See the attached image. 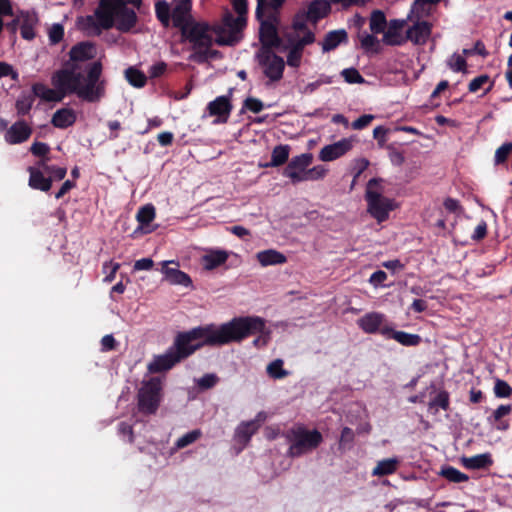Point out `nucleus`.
I'll return each mask as SVG.
<instances>
[{"label":"nucleus","instance_id":"nucleus-16","mask_svg":"<svg viewBox=\"0 0 512 512\" xmlns=\"http://www.w3.org/2000/svg\"><path fill=\"white\" fill-rule=\"evenodd\" d=\"M359 328L367 334L379 333L382 335V330L385 327H390L387 323L386 316L380 312H369L357 320Z\"/></svg>","mask_w":512,"mask_h":512},{"label":"nucleus","instance_id":"nucleus-31","mask_svg":"<svg viewBox=\"0 0 512 512\" xmlns=\"http://www.w3.org/2000/svg\"><path fill=\"white\" fill-rule=\"evenodd\" d=\"M228 259V253L223 250H214L202 257V264L206 270H213L223 265Z\"/></svg>","mask_w":512,"mask_h":512},{"label":"nucleus","instance_id":"nucleus-20","mask_svg":"<svg viewBox=\"0 0 512 512\" xmlns=\"http://www.w3.org/2000/svg\"><path fill=\"white\" fill-rule=\"evenodd\" d=\"M32 134V128L24 121H16L5 133V141L9 144H20L27 141Z\"/></svg>","mask_w":512,"mask_h":512},{"label":"nucleus","instance_id":"nucleus-2","mask_svg":"<svg viewBox=\"0 0 512 512\" xmlns=\"http://www.w3.org/2000/svg\"><path fill=\"white\" fill-rule=\"evenodd\" d=\"M206 338V326H199L189 331L179 332L172 346L164 354L154 356L153 360L148 364V371L150 373H160L170 370L197 350L207 346Z\"/></svg>","mask_w":512,"mask_h":512},{"label":"nucleus","instance_id":"nucleus-6","mask_svg":"<svg viewBox=\"0 0 512 512\" xmlns=\"http://www.w3.org/2000/svg\"><path fill=\"white\" fill-rule=\"evenodd\" d=\"M267 0H257L256 18L260 22L259 40L262 44V50L272 51L273 48L280 47L282 40L278 34V17L271 13L264 18V9Z\"/></svg>","mask_w":512,"mask_h":512},{"label":"nucleus","instance_id":"nucleus-38","mask_svg":"<svg viewBox=\"0 0 512 512\" xmlns=\"http://www.w3.org/2000/svg\"><path fill=\"white\" fill-rule=\"evenodd\" d=\"M125 77L129 84L136 88L144 87L147 82L146 75L134 67L125 70Z\"/></svg>","mask_w":512,"mask_h":512},{"label":"nucleus","instance_id":"nucleus-5","mask_svg":"<svg viewBox=\"0 0 512 512\" xmlns=\"http://www.w3.org/2000/svg\"><path fill=\"white\" fill-rule=\"evenodd\" d=\"M380 181L377 178L370 179L365 193L367 211L378 223L386 221L396 207L394 200L383 196L382 189H378Z\"/></svg>","mask_w":512,"mask_h":512},{"label":"nucleus","instance_id":"nucleus-46","mask_svg":"<svg viewBox=\"0 0 512 512\" xmlns=\"http://www.w3.org/2000/svg\"><path fill=\"white\" fill-rule=\"evenodd\" d=\"M487 83H489V86L486 88L484 92V94H486L490 92L494 86V81H490V77L487 74H483L472 79L468 85V90L471 93H475Z\"/></svg>","mask_w":512,"mask_h":512},{"label":"nucleus","instance_id":"nucleus-54","mask_svg":"<svg viewBox=\"0 0 512 512\" xmlns=\"http://www.w3.org/2000/svg\"><path fill=\"white\" fill-rule=\"evenodd\" d=\"M307 22H309V19L306 18L304 10H300L293 18L292 27L295 31L304 32L308 30Z\"/></svg>","mask_w":512,"mask_h":512},{"label":"nucleus","instance_id":"nucleus-21","mask_svg":"<svg viewBox=\"0 0 512 512\" xmlns=\"http://www.w3.org/2000/svg\"><path fill=\"white\" fill-rule=\"evenodd\" d=\"M432 25L427 21H420L409 27L406 31L408 40L417 45L425 44L431 35Z\"/></svg>","mask_w":512,"mask_h":512},{"label":"nucleus","instance_id":"nucleus-32","mask_svg":"<svg viewBox=\"0 0 512 512\" xmlns=\"http://www.w3.org/2000/svg\"><path fill=\"white\" fill-rule=\"evenodd\" d=\"M32 94L35 97H39L45 101L49 102H59L62 100L63 95L59 94L53 89L48 88L46 85L42 83H35L32 86Z\"/></svg>","mask_w":512,"mask_h":512},{"label":"nucleus","instance_id":"nucleus-63","mask_svg":"<svg viewBox=\"0 0 512 512\" xmlns=\"http://www.w3.org/2000/svg\"><path fill=\"white\" fill-rule=\"evenodd\" d=\"M374 118H375L374 115L364 114V115L360 116L359 118H357L355 121H353L351 124V127L354 130L364 129L372 122V120Z\"/></svg>","mask_w":512,"mask_h":512},{"label":"nucleus","instance_id":"nucleus-12","mask_svg":"<svg viewBox=\"0 0 512 512\" xmlns=\"http://www.w3.org/2000/svg\"><path fill=\"white\" fill-rule=\"evenodd\" d=\"M313 157L310 153H304L293 157L283 170V176L291 179L293 184L304 181L306 169L312 163Z\"/></svg>","mask_w":512,"mask_h":512},{"label":"nucleus","instance_id":"nucleus-14","mask_svg":"<svg viewBox=\"0 0 512 512\" xmlns=\"http://www.w3.org/2000/svg\"><path fill=\"white\" fill-rule=\"evenodd\" d=\"M174 7L171 9V24L174 28H186L195 20L192 15V0H173Z\"/></svg>","mask_w":512,"mask_h":512},{"label":"nucleus","instance_id":"nucleus-50","mask_svg":"<svg viewBox=\"0 0 512 512\" xmlns=\"http://www.w3.org/2000/svg\"><path fill=\"white\" fill-rule=\"evenodd\" d=\"M341 75L344 80L350 84H362L365 82L363 76L355 68H346L342 70Z\"/></svg>","mask_w":512,"mask_h":512},{"label":"nucleus","instance_id":"nucleus-10","mask_svg":"<svg viewBox=\"0 0 512 512\" xmlns=\"http://www.w3.org/2000/svg\"><path fill=\"white\" fill-rule=\"evenodd\" d=\"M258 63L263 68L264 75L270 82H278L283 77L285 62L282 57L273 51L261 50L257 54Z\"/></svg>","mask_w":512,"mask_h":512},{"label":"nucleus","instance_id":"nucleus-61","mask_svg":"<svg viewBox=\"0 0 512 512\" xmlns=\"http://www.w3.org/2000/svg\"><path fill=\"white\" fill-rule=\"evenodd\" d=\"M48 172H46L49 176L52 178V181H60L63 180L67 174V169L65 167H60L56 165H51L50 168H48Z\"/></svg>","mask_w":512,"mask_h":512},{"label":"nucleus","instance_id":"nucleus-22","mask_svg":"<svg viewBox=\"0 0 512 512\" xmlns=\"http://www.w3.org/2000/svg\"><path fill=\"white\" fill-rule=\"evenodd\" d=\"M39 22L35 11H21L20 13V34L25 40H33L36 36L35 27Z\"/></svg>","mask_w":512,"mask_h":512},{"label":"nucleus","instance_id":"nucleus-51","mask_svg":"<svg viewBox=\"0 0 512 512\" xmlns=\"http://www.w3.org/2000/svg\"><path fill=\"white\" fill-rule=\"evenodd\" d=\"M494 393L498 398H509L512 395V387L506 381L497 379L494 386Z\"/></svg>","mask_w":512,"mask_h":512},{"label":"nucleus","instance_id":"nucleus-42","mask_svg":"<svg viewBox=\"0 0 512 512\" xmlns=\"http://www.w3.org/2000/svg\"><path fill=\"white\" fill-rule=\"evenodd\" d=\"M282 359H275L270 362L266 368L267 374L273 379H283L289 375V372L283 368Z\"/></svg>","mask_w":512,"mask_h":512},{"label":"nucleus","instance_id":"nucleus-52","mask_svg":"<svg viewBox=\"0 0 512 512\" xmlns=\"http://www.w3.org/2000/svg\"><path fill=\"white\" fill-rule=\"evenodd\" d=\"M50 44L56 45L62 41L64 37V27L62 24L55 23L51 26L48 32Z\"/></svg>","mask_w":512,"mask_h":512},{"label":"nucleus","instance_id":"nucleus-17","mask_svg":"<svg viewBox=\"0 0 512 512\" xmlns=\"http://www.w3.org/2000/svg\"><path fill=\"white\" fill-rule=\"evenodd\" d=\"M179 264L174 261H163L161 272L165 276V280L174 285H182L189 287L192 285L190 276L178 269Z\"/></svg>","mask_w":512,"mask_h":512},{"label":"nucleus","instance_id":"nucleus-41","mask_svg":"<svg viewBox=\"0 0 512 512\" xmlns=\"http://www.w3.org/2000/svg\"><path fill=\"white\" fill-rule=\"evenodd\" d=\"M155 207L152 204H147L138 210L136 219L141 227L149 225L155 218Z\"/></svg>","mask_w":512,"mask_h":512},{"label":"nucleus","instance_id":"nucleus-60","mask_svg":"<svg viewBox=\"0 0 512 512\" xmlns=\"http://www.w3.org/2000/svg\"><path fill=\"white\" fill-rule=\"evenodd\" d=\"M264 105L261 100L254 97H248L244 100L243 108L253 112V113H259L262 111Z\"/></svg>","mask_w":512,"mask_h":512},{"label":"nucleus","instance_id":"nucleus-45","mask_svg":"<svg viewBox=\"0 0 512 512\" xmlns=\"http://www.w3.org/2000/svg\"><path fill=\"white\" fill-rule=\"evenodd\" d=\"M386 23V17L382 11H373L370 18V29L373 33L378 34L384 32Z\"/></svg>","mask_w":512,"mask_h":512},{"label":"nucleus","instance_id":"nucleus-24","mask_svg":"<svg viewBox=\"0 0 512 512\" xmlns=\"http://www.w3.org/2000/svg\"><path fill=\"white\" fill-rule=\"evenodd\" d=\"M331 11L330 2L327 0H312L307 9L304 10L309 22L316 24L319 20L326 17Z\"/></svg>","mask_w":512,"mask_h":512},{"label":"nucleus","instance_id":"nucleus-58","mask_svg":"<svg viewBox=\"0 0 512 512\" xmlns=\"http://www.w3.org/2000/svg\"><path fill=\"white\" fill-rule=\"evenodd\" d=\"M463 54L466 56H471L474 54L480 55L482 57L488 56V51L484 45V43L481 40H477L471 49H463Z\"/></svg>","mask_w":512,"mask_h":512},{"label":"nucleus","instance_id":"nucleus-9","mask_svg":"<svg viewBox=\"0 0 512 512\" xmlns=\"http://www.w3.org/2000/svg\"><path fill=\"white\" fill-rule=\"evenodd\" d=\"M162 382L158 377H152L144 382L138 392V409L146 415L155 414L161 402Z\"/></svg>","mask_w":512,"mask_h":512},{"label":"nucleus","instance_id":"nucleus-47","mask_svg":"<svg viewBox=\"0 0 512 512\" xmlns=\"http://www.w3.org/2000/svg\"><path fill=\"white\" fill-rule=\"evenodd\" d=\"M512 153V142H505L495 151L494 164L500 165L507 162L508 157Z\"/></svg>","mask_w":512,"mask_h":512},{"label":"nucleus","instance_id":"nucleus-26","mask_svg":"<svg viewBox=\"0 0 512 512\" xmlns=\"http://www.w3.org/2000/svg\"><path fill=\"white\" fill-rule=\"evenodd\" d=\"M27 171L29 173L28 185L30 188L42 192H48L51 189L52 178L46 177L42 170L29 166Z\"/></svg>","mask_w":512,"mask_h":512},{"label":"nucleus","instance_id":"nucleus-1","mask_svg":"<svg viewBox=\"0 0 512 512\" xmlns=\"http://www.w3.org/2000/svg\"><path fill=\"white\" fill-rule=\"evenodd\" d=\"M207 346L219 347L230 343H240L246 338L258 335L253 340V346H266L271 338V330L266 327V321L259 316H239L221 324L218 327L206 325Z\"/></svg>","mask_w":512,"mask_h":512},{"label":"nucleus","instance_id":"nucleus-64","mask_svg":"<svg viewBox=\"0 0 512 512\" xmlns=\"http://www.w3.org/2000/svg\"><path fill=\"white\" fill-rule=\"evenodd\" d=\"M388 132H389V130L387 128H385L384 126H377L376 128H374L373 137L377 140L379 147L382 148L386 144V141H387L386 136H387Z\"/></svg>","mask_w":512,"mask_h":512},{"label":"nucleus","instance_id":"nucleus-23","mask_svg":"<svg viewBox=\"0 0 512 512\" xmlns=\"http://www.w3.org/2000/svg\"><path fill=\"white\" fill-rule=\"evenodd\" d=\"M382 336L388 339H394L406 347L418 346L421 343V337L418 334H411L404 331H396L390 325L382 330Z\"/></svg>","mask_w":512,"mask_h":512},{"label":"nucleus","instance_id":"nucleus-29","mask_svg":"<svg viewBox=\"0 0 512 512\" xmlns=\"http://www.w3.org/2000/svg\"><path fill=\"white\" fill-rule=\"evenodd\" d=\"M512 411L511 405H500L491 416L488 417V421L495 426L499 431H506L510 427L508 420H503V417L509 415Z\"/></svg>","mask_w":512,"mask_h":512},{"label":"nucleus","instance_id":"nucleus-28","mask_svg":"<svg viewBox=\"0 0 512 512\" xmlns=\"http://www.w3.org/2000/svg\"><path fill=\"white\" fill-rule=\"evenodd\" d=\"M77 120L76 112L71 108L58 109L52 116L51 124L59 129H66Z\"/></svg>","mask_w":512,"mask_h":512},{"label":"nucleus","instance_id":"nucleus-35","mask_svg":"<svg viewBox=\"0 0 512 512\" xmlns=\"http://www.w3.org/2000/svg\"><path fill=\"white\" fill-rule=\"evenodd\" d=\"M438 474L452 483H461L469 480L467 474L450 465L442 466Z\"/></svg>","mask_w":512,"mask_h":512},{"label":"nucleus","instance_id":"nucleus-57","mask_svg":"<svg viewBox=\"0 0 512 512\" xmlns=\"http://www.w3.org/2000/svg\"><path fill=\"white\" fill-rule=\"evenodd\" d=\"M30 152L36 157L44 158L49 154L50 147L47 143L36 141L31 145Z\"/></svg>","mask_w":512,"mask_h":512},{"label":"nucleus","instance_id":"nucleus-34","mask_svg":"<svg viewBox=\"0 0 512 512\" xmlns=\"http://www.w3.org/2000/svg\"><path fill=\"white\" fill-rule=\"evenodd\" d=\"M290 146L277 145L273 148L271 153V161L266 164V167H278L285 164L289 158Z\"/></svg>","mask_w":512,"mask_h":512},{"label":"nucleus","instance_id":"nucleus-48","mask_svg":"<svg viewBox=\"0 0 512 512\" xmlns=\"http://www.w3.org/2000/svg\"><path fill=\"white\" fill-rule=\"evenodd\" d=\"M200 436H201V431L199 429L192 430V431L184 434L183 436H181L176 441V447L179 449L185 448L188 445L197 441L200 438Z\"/></svg>","mask_w":512,"mask_h":512},{"label":"nucleus","instance_id":"nucleus-55","mask_svg":"<svg viewBox=\"0 0 512 512\" xmlns=\"http://www.w3.org/2000/svg\"><path fill=\"white\" fill-rule=\"evenodd\" d=\"M218 381L219 378L216 374H205L197 380V386L202 390H207L213 388Z\"/></svg>","mask_w":512,"mask_h":512},{"label":"nucleus","instance_id":"nucleus-37","mask_svg":"<svg viewBox=\"0 0 512 512\" xmlns=\"http://www.w3.org/2000/svg\"><path fill=\"white\" fill-rule=\"evenodd\" d=\"M493 463L490 454H479L464 459V465L469 469H483L491 466Z\"/></svg>","mask_w":512,"mask_h":512},{"label":"nucleus","instance_id":"nucleus-25","mask_svg":"<svg viewBox=\"0 0 512 512\" xmlns=\"http://www.w3.org/2000/svg\"><path fill=\"white\" fill-rule=\"evenodd\" d=\"M94 58V45L91 42H79L69 51L70 64H78Z\"/></svg>","mask_w":512,"mask_h":512},{"label":"nucleus","instance_id":"nucleus-40","mask_svg":"<svg viewBox=\"0 0 512 512\" xmlns=\"http://www.w3.org/2000/svg\"><path fill=\"white\" fill-rule=\"evenodd\" d=\"M450 407V395L446 390H441L437 393V395L432 398L428 403V408L430 410L435 409L437 412L438 408L447 411Z\"/></svg>","mask_w":512,"mask_h":512},{"label":"nucleus","instance_id":"nucleus-49","mask_svg":"<svg viewBox=\"0 0 512 512\" xmlns=\"http://www.w3.org/2000/svg\"><path fill=\"white\" fill-rule=\"evenodd\" d=\"M354 432L349 427H344L341 432V436L339 439V450L345 451L346 449L351 448V445L354 441Z\"/></svg>","mask_w":512,"mask_h":512},{"label":"nucleus","instance_id":"nucleus-13","mask_svg":"<svg viewBox=\"0 0 512 512\" xmlns=\"http://www.w3.org/2000/svg\"><path fill=\"white\" fill-rule=\"evenodd\" d=\"M247 18L242 15L234 17L231 13H226L223 17V25L228 28V37H218L215 42L220 45H233L238 42L237 34L240 33L246 26Z\"/></svg>","mask_w":512,"mask_h":512},{"label":"nucleus","instance_id":"nucleus-56","mask_svg":"<svg viewBox=\"0 0 512 512\" xmlns=\"http://www.w3.org/2000/svg\"><path fill=\"white\" fill-rule=\"evenodd\" d=\"M119 268V263H114L113 261L105 262L103 264V272L106 273L104 281L108 283L112 282L115 279L116 273Z\"/></svg>","mask_w":512,"mask_h":512},{"label":"nucleus","instance_id":"nucleus-4","mask_svg":"<svg viewBox=\"0 0 512 512\" xmlns=\"http://www.w3.org/2000/svg\"><path fill=\"white\" fill-rule=\"evenodd\" d=\"M289 448L287 455L298 458L317 449L323 441L322 434L317 430H309L304 425H295L283 433Z\"/></svg>","mask_w":512,"mask_h":512},{"label":"nucleus","instance_id":"nucleus-8","mask_svg":"<svg viewBox=\"0 0 512 512\" xmlns=\"http://www.w3.org/2000/svg\"><path fill=\"white\" fill-rule=\"evenodd\" d=\"M106 8L113 19V27L122 33L130 32L137 24L138 17L134 9L122 0H101V9Z\"/></svg>","mask_w":512,"mask_h":512},{"label":"nucleus","instance_id":"nucleus-44","mask_svg":"<svg viewBox=\"0 0 512 512\" xmlns=\"http://www.w3.org/2000/svg\"><path fill=\"white\" fill-rule=\"evenodd\" d=\"M65 66H69V71L71 73V93H75L78 96L79 89L83 87L81 81L83 79L82 73L78 72L79 69L78 64H70V62H66Z\"/></svg>","mask_w":512,"mask_h":512},{"label":"nucleus","instance_id":"nucleus-3","mask_svg":"<svg viewBox=\"0 0 512 512\" xmlns=\"http://www.w3.org/2000/svg\"><path fill=\"white\" fill-rule=\"evenodd\" d=\"M222 31L221 27H214L206 21H197L195 19L180 32L181 43H190L195 51L194 59L198 62H203L217 54V51L211 50L214 43L212 33L219 34Z\"/></svg>","mask_w":512,"mask_h":512},{"label":"nucleus","instance_id":"nucleus-62","mask_svg":"<svg viewBox=\"0 0 512 512\" xmlns=\"http://www.w3.org/2000/svg\"><path fill=\"white\" fill-rule=\"evenodd\" d=\"M166 70H167V64L163 61H160V62H157V63L153 64L152 66H150V68L148 70V74H149L150 78H159L162 75H164Z\"/></svg>","mask_w":512,"mask_h":512},{"label":"nucleus","instance_id":"nucleus-36","mask_svg":"<svg viewBox=\"0 0 512 512\" xmlns=\"http://www.w3.org/2000/svg\"><path fill=\"white\" fill-rule=\"evenodd\" d=\"M155 14L163 27L168 28L171 25V9L167 1L161 0L155 4Z\"/></svg>","mask_w":512,"mask_h":512},{"label":"nucleus","instance_id":"nucleus-30","mask_svg":"<svg viewBox=\"0 0 512 512\" xmlns=\"http://www.w3.org/2000/svg\"><path fill=\"white\" fill-rule=\"evenodd\" d=\"M257 260L266 267L271 265L284 264L287 262L286 256L274 249H268L257 253Z\"/></svg>","mask_w":512,"mask_h":512},{"label":"nucleus","instance_id":"nucleus-18","mask_svg":"<svg viewBox=\"0 0 512 512\" xmlns=\"http://www.w3.org/2000/svg\"><path fill=\"white\" fill-rule=\"evenodd\" d=\"M264 419V413L259 412L256 419L240 423L235 430V439L237 442L246 446L250 442L251 437L258 431L260 422Z\"/></svg>","mask_w":512,"mask_h":512},{"label":"nucleus","instance_id":"nucleus-19","mask_svg":"<svg viewBox=\"0 0 512 512\" xmlns=\"http://www.w3.org/2000/svg\"><path fill=\"white\" fill-rule=\"evenodd\" d=\"M232 108L230 97L226 95L216 97L207 106L209 114L217 116V122L219 123H226L228 121Z\"/></svg>","mask_w":512,"mask_h":512},{"label":"nucleus","instance_id":"nucleus-53","mask_svg":"<svg viewBox=\"0 0 512 512\" xmlns=\"http://www.w3.org/2000/svg\"><path fill=\"white\" fill-rule=\"evenodd\" d=\"M447 64L454 72H466L467 62L465 58L460 55L453 54Z\"/></svg>","mask_w":512,"mask_h":512},{"label":"nucleus","instance_id":"nucleus-43","mask_svg":"<svg viewBox=\"0 0 512 512\" xmlns=\"http://www.w3.org/2000/svg\"><path fill=\"white\" fill-rule=\"evenodd\" d=\"M34 96L31 94H23L21 95L15 103V108L17 111L18 116H25L27 115L34 103Z\"/></svg>","mask_w":512,"mask_h":512},{"label":"nucleus","instance_id":"nucleus-33","mask_svg":"<svg viewBox=\"0 0 512 512\" xmlns=\"http://www.w3.org/2000/svg\"><path fill=\"white\" fill-rule=\"evenodd\" d=\"M399 465V460L397 458H387L380 460L377 465L374 467L372 474L374 476H387L393 474Z\"/></svg>","mask_w":512,"mask_h":512},{"label":"nucleus","instance_id":"nucleus-27","mask_svg":"<svg viewBox=\"0 0 512 512\" xmlns=\"http://www.w3.org/2000/svg\"><path fill=\"white\" fill-rule=\"evenodd\" d=\"M348 42V34L345 29L332 30L326 33L321 42L322 51L330 52L335 50L339 45Z\"/></svg>","mask_w":512,"mask_h":512},{"label":"nucleus","instance_id":"nucleus-15","mask_svg":"<svg viewBox=\"0 0 512 512\" xmlns=\"http://www.w3.org/2000/svg\"><path fill=\"white\" fill-rule=\"evenodd\" d=\"M355 141L353 137H349L326 145L320 150L319 159L324 162L334 161L349 152L353 148Z\"/></svg>","mask_w":512,"mask_h":512},{"label":"nucleus","instance_id":"nucleus-39","mask_svg":"<svg viewBox=\"0 0 512 512\" xmlns=\"http://www.w3.org/2000/svg\"><path fill=\"white\" fill-rule=\"evenodd\" d=\"M71 73L69 71V66H65V68L58 70L54 77L53 81L55 86L60 90H69L71 92Z\"/></svg>","mask_w":512,"mask_h":512},{"label":"nucleus","instance_id":"nucleus-7","mask_svg":"<svg viewBox=\"0 0 512 512\" xmlns=\"http://www.w3.org/2000/svg\"><path fill=\"white\" fill-rule=\"evenodd\" d=\"M103 66L100 61H94L87 67L86 84L79 89L78 97L89 103L99 102L106 95L105 79H101Z\"/></svg>","mask_w":512,"mask_h":512},{"label":"nucleus","instance_id":"nucleus-11","mask_svg":"<svg viewBox=\"0 0 512 512\" xmlns=\"http://www.w3.org/2000/svg\"><path fill=\"white\" fill-rule=\"evenodd\" d=\"M101 9V0L94 11V15H87L83 19V29L93 30V34L99 36L102 30L113 28V19L108 14L106 8Z\"/></svg>","mask_w":512,"mask_h":512},{"label":"nucleus","instance_id":"nucleus-59","mask_svg":"<svg viewBox=\"0 0 512 512\" xmlns=\"http://www.w3.org/2000/svg\"><path fill=\"white\" fill-rule=\"evenodd\" d=\"M325 174H326V169L323 166L318 165L311 169H306V173L304 175V181L318 180V179L323 178L325 176Z\"/></svg>","mask_w":512,"mask_h":512}]
</instances>
